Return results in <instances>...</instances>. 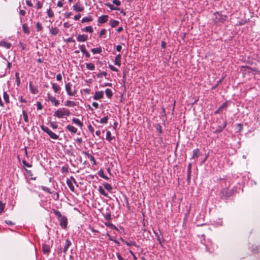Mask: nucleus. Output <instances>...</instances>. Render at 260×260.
<instances>
[{
    "label": "nucleus",
    "instance_id": "nucleus-1",
    "mask_svg": "<svg viewBox=\"0 0 260 260\" xmlns=\"http://www.w3.org/2000/svg\"><path fill=\"white\" fill-rule=\"evenodd\" d=\"M227 19V16L223 15L221 12H215L213 14L212 20L213 23L216 25H219L223 23Z\"/></svg>",
    "mask_w": 260,
    "mask_h": 260
},
{
    "label": "nucleus",
    "instance_id": "nucleus-2",
    "mask_svg": "<svg viewBox=\"0 0 260 260\" xmlns=\"http://www.w3.org/2000/svg\"><path fill=\"white\" fill-rule=\"evenodd\" d=\"M71 112L69 109L66 108L58 109L54 112L53 116L58 118H62L65 116H69Z\"/></svg>",
    "mask_w": 260,
    "mask_h": 260
},
{
    "label": "nucleus",
    "instance_id": "nucleus-3",
    "mask_svg": "<svg viewBox=\"0 0 260 260\" xmlns=\"http://www.w3.org/2000/svg\"><path fill=\"white\" fill-rule=\"evenodd\" d=\"M54 213L57 217L61 227L62 229H66L68 225L67 218L66 216L62 215L60 212L58 210H54Z\"/></svg>",
    "mask_w": 260,
    "mask_h": 260
},
{
    "label": "nucleus",
    "instance_id": "nucleus-4",
    "mask_svg": "<svg viewBox=\"0 0 260 260\" xmlns=\"http://www.w3.org/2000/svg\"><path fill=\"white\" fill-rule=\"evenodd\" d=\"M233 193V190L228 188L223 189L220 193V196L221 199L226 200L228 198L231 197Z\"/></svg>",
    "mask_w": 260,
    "mask_h": 260
},
{
    "label": "nucleus",
    "instance_id": "nucleus-5",
    "mask_svg": "<svg viewBox=\"0 0 260 260\" xmlns=\"http://www.w3.org/2000/svg\"><path fill=\"white\" fill-rule=\"evenodd\" d=\"M72 84L71 83H68L65 85V89L67 92V94L70 96H75L76 94V91L75 90H72Z\"/></svg>",
    "mask_w": 260,
    "mask_h": 260
},
{
    "label": "nucleus",
    "instance_id": "nucleus-6",
    "mask_svg": "<svg viewBox=\"0 0 260 260\" xmlns=\"http://www.w3.org/2000/svg\"><path fill=\"white\" fill-rule=\"evenodd\" d=\"M47 98L48 101L51 102L55 106H57L59 105V101L56 99V98L52 96L50 93H47Z\"/></svg>",
    "mask_w": 260,
    "mask_h": 260
},
{
    "label": "nucleus",
    "instance_id": "nucleus-7",
    "mask_svg": "<svg viewBox=\"0 0 260 260\" xmlns=\"http://www.w3.org/2000/svg\"><path fill=\"white\" fill-rule=\"evenodd\" d=\"M226 125V121L223 120L222 124L220 125H218L215 131L214 132V133H219L221 132Z\"/></svg>",
    "mask_w": 260,
    "mask_h": 260
},
{
    "label": "nucleus",
    "instance_id": "nucleus-8",
    "mask_svg": "<svg viewBox=\"0 0 260 260\" xmlns=\"http://www.w3.org/2000/svg\"><path fill=\"white\" fill-rule=\"evenodd\" d=\"M73 9L76 12H82L84 10V7L80 4V2H78L76 5L73 6Z\"/></svg>",
    "mask_w": 260,
    "mask_h": 260
},
{
    "label": "nucleus",
    "instance_id": "nucleus-9",
    "mask_svg": "<svg viewBox=\"0 0 260 260\" xmlns=\"http://www.w3.org/2000/svg\"><path fill=\"white\" fill-rule=\"evenodd\" d=\"M88 39V36L87 35L83 34L79 35L77 38V40L79 42H85Z\"/></svg>",
    "mask_w": 260,
    "mask_h": 260
},
{
    "label": "nucleus",
    "instance_id": "nucleus-10",
    "mask_svg": "<svg viewBox=\"0 0 260 260\" xmlns=\"http://www.w3.org/2000/svg\"><path fill=\"white\" fill-rule=\"evenodd\" d=\"M12 44L5 40H2L0 41V47H4L6 49H10L11 47Z\"/></svg>",
    "mask_w": 260,
    "mask_h": 260
},
{
    "label": "nucleus",
    "instance_id": "nucleus-11",
    "mask_svg": "<svg viewBox=\"0 0 260 260\" xmlns=\"http://www.w3.org/2000/svg\"><path fill=\"white\" fill-rule=\"evenodd\" d=\"M108 15H102L99 17L98 20V21L99 23L102 24L106 22L108 20Z\"/></svg>",
    "mask_w": 260,
    "mask_h": 260
},
{
    "label": "nucleus",
    "instance_id": "nucleus-12",
    "mask_svg": "<svg viewBox=\"0 0 260 260\" xmlns=\"http://www.w3.org/2000/svg\"><path fill=\"white\" fill-rule=\"evenodd\" d=\"M72 243L71 242L69 239L66 240L65 244L64 245L63 251L64 253L66 254L67 253V251L68 250L69 247L71 245Z\"/></svg>",
    "mask_w": 260,
    "mask_h": 260
},
{
    "label": "nucleus",
    "instance_id": "nucleus-13",
    "mask_svg": "<svg viewBox=\"0 0 260 260\" xmlns=\"http://www.w3.org/2000/svg\"><path fill=\"white\" fill-rule=\"evenodd\" d=\"M121 55L120 54H118V55H117L115 57L114 64L116 66H118V67H120L121 62Z\"/></svg>",
    "mask_w": 260,
    "mask_h": 260
},
{
    "label": "nucleus",
    "instance_id": "nucleus-14",
    "mask_svg": "<svg viewBox=\"0 0 260 260\" xmlns=\"http://www.w3.org/2000/svg\"><path fill=\"white\" fill-rule=\"evenodd\" d=\"M103 97V91H96L94 95L93 96V99L95 100H98L102 99Z\"/></svg>",
    "mask_w": 260,
    "mask_h": 260
},
{
    "label": "nucleus",
    "instance_id": "nucleus-15",
    "mask_svg": "<svg viewBox=\"0 0 260 260\" xmlns=\"http://www.w3.org/2000/svg\"><path fill=\"white\" fill-rule=\"evenodd\" d=\"M66 128L73 134H76L77 132V129L75 127L71 125H68Z\"/></svg>",
    "mask_w": 260,
    "mask_h": 260
},
{
    "label": "nucleus",
    "instance_id": "nucleus-16",
    "mask_svg": "<svg viewBox=\"0 0 260 260\" xmlns=\"http://www.w3.org/2000/svg\"><path fill=\"white\" fill-rule=\"evenodd\" d=\"M201 155L200 151L199 149L197 148L193 150L192 156L191 158H198Z\"/></svg>",
    "mask_w": 260,
    "mask_h": 260
},
{
    "label": "nucleus",
    "instance_id": "nucleus-17",
    "mask_svg": "<svg viewBox=\"0 0 260 260\" xmlns=\"http://www.w3.org/2000/svg\"><path fill=\"white\" fill-rule=\"evenodd\" d=\"M72 121L74 123L79 126L80 128H82L83 126V123L78 118H73L72 119Z\"/></svg>",
    "mask_w": 260,
    "mask_h": 260
},
{
    "label": "nucleus",
    "instance_id": "nucleus-18",
    "mask_svg": "<svg viewBox=\"0 0 260 260\" xmlns=\"http://www.w3.org/2000/svg\"><path fill=\"white\" fill-rule=\"evenodd\" d=\"M119 22L117 20L111 19L109 21V25L111 26V27H115L117 25H118Z\"/></svg>",
    "mask_w": 260,
    "mask_h": 260
},
{
    "label": "nucleus",
    "instance_id": "nucleus-19",
    "mask_svg": "<svg viewBox=\"0 0 260 260\" xmlns=\"http://www.w3.org/2000/svg\"><path fill=\"white\" fill-rule=\"evenodd\" d=\"M42 249L44 253L48 254L50 252V246L47 244H43Z\"/></svg>",
    "mask_w": 260,
    "mask_h": 260
},
{
    "label": "nucleus",
    "instance_id": "nucleus-20",
    "mask_svg": "<svg viewBox=\"0 0 260 260\" xmlns=\"http://www.w3.org/2000/svg\"><path fill=\"white\" fill-rule=\"evenodd\" d=\"M49 31L52 35L55 36L58 34L59 32V29L56 27H52L50 29Z\"/></svg>",
    "mask_w": 260,
    "mask_h": 260
},
{
    "label": "nucleus",
    "instance_id": "nucleus-21",
    "mask_svg": "<svg viewBox=\"0 0 260 260\" xmlns=\"http://www.w3.org/2000/svg\"><path fill=\"white\" fill-rule=\"evenodd\" d=\"M22 30L23 32L26 34H29L30 33L29 27L26 23L22 24Z\"/></svg>",
    "mask_w": 260,
    "mask_h": 260
},
{
    "label": "nucleus",
    "instance_id": "nucleus-22",
    "mask_svg": "<svg viewBox=\"0 0 260 260\" xmlns=\"http://www.w3.org/2000/svg\"><path fill=\"white\" fill-rule=\"evenodd\" d=\"M122 242L125 244L127 246H135L138 247L136 243L134 241H126L123 239H121Z\"/></svg>",
    "mask_w": 260,
    "mask_h": 260
},
{
    "label": "nucleus",
    "instance_id": "nucleus-23",
    "mask_svg": "<svg viewBox=\"0 0 260 260\" xmlns=\"http://www.w3.org/2000/svg\"><path fill=\"white\" fill-rule=\"evenodd\" d=\"M48 135L49 136V137L53 139L54 140H57L59 138L58 135H56L51 131H50L49 133H48Z\"/></svg>",
    "mask_w": 260,
    "mask_h": 260
},
{
    "label": "nucleus",
    "instance_id": "nucleus-24",
    "mask_svg": "<svg viewBox=\"0 0 260 260\" xmlns=\"http://www.w3.org/2000/svg\"><path fill=\"white\" fill-rule=\"evenodd\" d=\"M52 88L55 92H57L60 89V86L56 83H52Z\"/></svg>",
    "mask_w": 260,
    "mask_h": 260
},
{
    "label": "nucleus",
    "instance_id": "nucleus-25",
    "mask_svg": "<svg viewBox=\"0 0 260 260\" xmlns=\"http://www.w3.org/2000/svg\"><path fill=\"white\" fill-rule=\"evenodd\" d=\"M82 31L88 32L89 33H92L93 31V29L91 26H88L82 29Z\"/></svg>",
    "mask_w": 260,
    "mask_h": 260
},
{
    "label": "nucleus",
    "instance_id": "nucleus-26",
    "mask_svg": "<svg viewBox=\"0 0 260 260\" xmlns=\"http://www.w3.org/2000/svg\"><path fill=\"white\" fill-rule=\"evenodd\" d=\"M29 90L30 91V92L32 93L36 94L38 92V90H37V88L33 87L32 83L31 82H30L29 84Z\"/></svg>",
    "mask_w": 260,
    "mask_h": 260
},
{
    "label": "nucleus",
    "instance_id": "nucleus-27",
    "mask_svg": "<svg viewBox=\"0 0 260 260\" xmlns=\"http://www.w3.org/2000/svg\"><path fill=\"white\" fill-rule=\"evenodd\" d=\"M67 184L68 187H69V188L72 191H74V185H73V183L71 181V180H70L69 179H67Z\"/></svg>",
    "mask_w": 260,
    "mask_h": 260
},
{
    "label": "nucleus",
    "instance_id": "nucleus-28",
    "mask_svg": "<svg viewBox=\"0 0 260 260\" xmlns=\"http://www.w3.org/2000/svg\"><path fill=\"white\" fill-rule=\"evenodd\" d=\"M86 68L89 70L93 71L95 69V66L92 63H86Z\"/></svg>",
    "mask_w": 260,
    "mask_h": 260
},
{
    "label": "nucleus",
    "instance_id": "nucleus-29",
    "mask_svg": "<svg viewBox=\"0 0 260 260\" xmlns=\"http://www.w3.org/2000/svg\"><path fill=\"white\" fill-rule=\"evenodd\" d=\"M102 48L101 47L99 48H92L91 49V52L93 53V54H96V53H101L102 52Z\"/></svg>",
    "mask_w": 260,
    "mask_h": 260
},
{
    "label": "nucleus",
    "instance_id": "nucleus-30",
    "mask_svg": "<svg viewBox=\"0 0 260 260\" xmlns=\"http://www.w3.org/2000/svg\"><path fill=\"white\" fill-rule=\"evenodd\" d=\"M105 93L106 96L108 98H111L113 95V93L112 90L110 89L107 88L105 90Z\"/></svg>",
    "mask_w": 260,
    "mask_h": 260
},
{
    "label": "nucleus",
    "instance_id": "nucleus-31",
    "mask_svg": "<svg viewBox=\"0 0 260 260\" xmlns=\"http://www.w3.org/2000/svg\"><path fill=\"white\" fill-rule=\"evenodd\" d=\"M65 106H68V107H74L75 106H76V103L74 101H67L66 103H65Z\"/></svg>",
    "mask_w": 260,
    "mask_h": 260
},
{
    "label": "nucleus",
    "instance_id": "nucleus-32",
    "mask_svg": "<svg viewBox=\"0 0 260 260\" xmlns=\"http://www.w3.org/2000/svg\"><path fill=\"white\" fill-rule=\"evenodd\" d=\"M98 175L100 177L106 180L109 179V178L107 176L105 175L104 171L102 170L98 172Z\"/></svg>",
    "mask_w": 260,
    "mask_h": 260
},
{
    "label": "nucleus",
    "instance_id": "nucleus-33",
    "mask_svg": "<svg viewBox=\"0 0 260 260\" xmlns=\"http://www.w3.org/2000/svg\"><path fill=\"white\" fill-rule=\"evenodd\" d=\"M92 20V18L91 16H89L88 17H83L81 20V22L84 23V22L91 21Z\"/></svg>",
    "mask_w": 260,
    "mask_h": 260
},
{
    "label": "nucleus",
    "instance_id": "nucleus-34",
    "mask_svg": "<svg viewBox=\"0 0 260 260\" xmlns=\"http://www.w3.org/2000/svg\"><path fill=\"white\" fill-rule=\"evenodd\" d=\"M99 191L101 194H102L105 197L108 196V194L105 192L104 189L101 186H100L99 187Z\"/></svg>",
    "mask_w": 260,
    "mask_h": 260
},
{
    "label": "nucleus",
    "instance_id": "nucleus-35",
    "mask_svg": "<svg viewBox=\"0 0 260 260\" xmlns=\"http://www.w3.org/2000/svg\"><path fill=\"white\" fill-rule=\"evenodd\" d=\"M105 5L108 6L111 10H118L119 9L114 6L113 5L110 3H106Z\"/></svg>",
    "mask_w": 260,
    "mask_h": 260
},
{
    "label": "nucleus",
    "instance_id": "nucleus-36",
    "mask_svg": "<svg viewBox=\"0 0 260 260\" xmlns=\"http://www.w3.org/2000/svg\"><path fill=\"white\" fill-rule=\"evenodd\" d=\"M105 188L107 189V190L110 191L112 189V186L111 184L108 183H105L103 184Z\"/></svg>",
    "mask_w": 260,
    "mask_h": 260
},
{
    "label": "nucleus",
    "instance_id": "nucleus-37",
    "mask_svg": "<svg viewBox=\"0 0 260 260\" xmlns=\"http://www.w3.org/2000/svg\"><path fill=\"white\" fill-rule=\"evenodd\" d=\"M15 77H16L17 85V86H19V85L20 84V79L19 77V73L16 72V73H15Z\"/></svg>",
    "mask_w": 260,
    "mask_h": 260
},
{
    "label": "nucleus",
    "instance_id": "nucleus-38",
    "mask_svg": "<svg viewBox=\"0 0 260 260\" xmlns=\"http://www.w3.org/2000/svg\"><path fill=\"white\" fill-rule=\"evenodd\" d=\"M22 114L23 116L24 120L25 122H28V115L26 112L24 110H23L22 111Z\"/></svg>",
    "mask_w": 260,
    "mask_h": 260
},
{
    "label": "nucleus",
    "instance_id": "nucleus-39",
    "mask_svg": "<svg viewBox=\"0 0 260 260\" xmlns=\"http://www.w3.org/2000/svg\"><path fill=\"white\" fill-rule=\"evenodd\" d=\"M3 97L6 103L9 102V95L7 93V92L4 91L3 93Z\"/></svg>",
    "mask_w": 260,
    "mask_h": 260
},
{
    "label": "nucleus",
    "instance_id": "nucleus-40",
    "mask_svg": "<svg viewBox=\"0 0 260 260\" xmlns=\"http://www.w3.org/2000/svg\"><path fill=\"white\" fill-rule=\"evenodd\" d=\"M40 127H41V128L42 129V130L44 132L46 133L47 134L51 131L50 129H49V128L48 127L45 126L43 125H41Z\"/></svg>",
    "mask_w": 260,
    "mask_h": 260
},
{
    "label": "nucleus",
    "instance_id": "nucleus-41",
    "mask_svg": "<svg viewBox=\"0 0 260 260\" xmlns=\"http://www.w3.org/2000/svg\"><path fill=\"white\" fill-rule=\"evenodd\" d=\"M36 28L37 31H40L43 29V27L40 22H38L36 24Z\"/></svg>",
    "mask_w": 260,
    "mask_h": 260
},
{
    "label": "nucleus",
    "instance_id": "nucleus-42",
    "mask_svg": "<svg viewBox=\"0 0 260 260\" xmlns=\"http://www.w3.org/2000/svg\"><path fill=\"white\" fill-rule=\"evenodd\" d=\"M46 13L49 17L52 18V17H54V13L51 11L50 8H49V9H48L47 10Z\"/></svg>",
    "mask_w": 260,
    "mask_h": 260
},
{
    "label": "nucleus",
    "instance_id": "nucleus-43",
    "mask_svg": "<svg viewBox=\"0 0 260 260\" xmlns=\"http://www.w3.org/2000/svg\"><path fill=\"white\" fill-rule=\"evenodd\" d=\"M108 116H106L100 119V123L103 124H106L108 122Z\"/></svg>",
    "mask_w": 260,
    "mask_h": 260
},
{
    "label": "nucleus",
    "instance_id": "nucleus-44",
    "mask_svg": "<svg viewBox=\"0 0 260 260\" xmlns=\"http://www.w3.org/2000/svg\"><path fill=\"white\" fill-rule=\"evenodd\" d=\"M106 139L109 141H111L113 139V138L111 137V133L110 131L107 132Z\"/></svg>",
    "mask_w": 260,
    "mask_h": 260
},
{
    "label": "nucleus",
    "instance_id": "nucleus-45",
    "mask_svg": "<svg viewBox=\"0 0 260 260\" xmlns=\"http://www.w3.org/2000/svg\"><path fill=\"white\" fill-rule=\"evenodd\" d=\"M41 188H42V189L43 191H45V192H47V193H48L49 194L51 193L50 189V188L49 187L45 186H41Z\"/></svg>",
    "mask_w": 260,
    "mask_h": 260
},
{
    "label": "nucleus",
    "instance_id": "nucleus-46",
    "mask_svg": "<svg viewBox=\"0 0 260 260\" xmlns=\"http://www.w3.org/2000/svg\"><path fill=\"white\" fill-rule=\"evenodd\" d=\"M105 224L106 225H107V226H109L112 229H114L116 230H117V228L112 223H110V222H105Z\"/></svg>",
    "mask_w": 260,
    "mask_h": 260
},
{
    "label": "nucleus",
    "instance_id": "nucleus-47",
    "mask_svg": "<svg viewBox=\"0 0 260 260\" xmlns=\"http://www.w3.org/2000/svg\"><path fill=\"white\" fill-rule=\"evenodd\" d=\"M5 207V204H3L2 202L0 201V214H2L4 212Z\"/></svg>",
    "mask_w": 260,
    "mask_h": 260
},
{
    "label": "nucleus",
    "instance_id": "nucleus-48",
    "mask_svg": "<svg viewBox=\"0 0 260 260\" xmlns=\"http://www.w3.org/2000/svg\"><path fill=\"white\" fill-rule=\"evenodd\" d=\"M228 102H225L224 103H223L219 107V108L222 110L223 109H226L228 108Z\"/></svg>",
    "mask_w": 260,
    "mask_h": 260
},
{
    "label": "nucleus",
    "instance_id": "nucleus-49",
    "mask_svg": "<svg viewBox=\"0 0 260 260\" xmlns=\"http://www.w3.org/2000/svg\"><path fill=\"white\" fill-rule=\"evenodd\" d=\"M22 164L23 165L24 167H28V168L32 167V165L29 164H28V162H27L26 161L25 159H23L22 160Z\"/></svg>",
    "mask_w": 260,
    "mask_h": 260
},
{
    "label": "nucleus",
    "instance_id": "nucleus-50",
    "mask_svg": "<svg viewBox=\"0 0 260 260\" xmlns=\"http://www.w3.org/2000/svg\"><path fill=\"white\" fill-rule=\"evenodd\" d=\"M106 32H107V30L106 29H105V28L102 29L101 30V32H100L99 37H100V38L103 37V36L106 34Z\"/></svg>",
    "mask_w": 260,
    "mask_h": 260
},
{
    "label": "nucleus",
    "instance_id": "nucleus-51",
    "mask_svg": "<svg viewBox=\"0 0 260 260\" xmlns=\"http://www.w3.org/2000/svg\"><path fill=\"white\" fill-rule=\"evenodd\" d=\"M89 160L93 162V164L95 165L96 164V161L94 158V157L91 154L90 155H88V157Z\"/></svg>",
    "mask_w": 260,
    "mask_h": 260
},
{
    "label": "nucleus",
    "instance_id": "nucleus-52",
    "mask_svg": "<svg viewBox=\"0 0 260 260\" xmlns=\"http://www.w3.org/2000/svg\"><path fill=\"white\" fill-rule=\"evenodd\" d=\"M153 233L155 234V236L156 237L157 241L161 244V239L160 238V237L159 236L158 233L157 232H156L155 231H153Z\"/></svg>",
    "mask_w": 260,
    "mask_h": 260
},
{
    "label": "nucleus",
    "instance_id": "nucleus-53",
    "mask_svg": "<svg viewBox=\"0 0 260 260\" xmlns=\"http://www.w3.org/2000/svg\"><path fill=\"white\" fill-rule=\"evenodd\" d=\"M243 68L244 69V71L247 72L249 73H251L253 71L251 68L248 67H243Z\"/></svg>",
    "mask_w": 260,
    "mask_h": 260
},
{
    "label": "nucleus",
    "instance_id": "nucleus-54",
    "mask_svg": "<svg viewBox=\"0 0 260 260\" xmlns=\"http://www.w3.org/2000/svg\"><path fill=\"white\" fill-rule=\"evenodd\" d=\"M103 76H107V73L105 72H102L100 73H98L96 75L98 78H101Z\"/></svg>",
    "mask_w": 260,
    "mask_h": 260
},
{
    "label": "nucleus",
    "instance_id": "nucleus-55",
    "mask_svg": "<svg viewBox=\"0 0 260 260\" xmlns=\"http://www.w3.org/2000/svg\"><path fill=\"white\" fill-rule=\"evenodd\" d=\"M108 67L112 71L117 72L118 71L116 68H115L112 64H109Z\"/></svg>",
    "mask_w": 260,
    "mask_h": 260
},
{
    "label": "nucleus",
    "instance_id": "nucleus-56",
    "mask_svg": "<svg viewBox=\"0 0 260 260\" xmlns=\"http://www.w3.org/2000/svg\"><path fill=\"white\" fill-rule=\"evenodd\" d=\"M80 49L81 50V51L83 53H84L87 50L85 48V47L84 45H80Z\"/></svg>",
    "mask_w": 260,
    "mask_h": 260
},
{
    "label": "nucleus",
    "instance_id": "nucleus-57",
    "mask_svg": "<svg viewBox=\"0 0 260 260\" xmlns=\"http://www.w3.org/2000/svg\"><path fill=\"white\" fill-rule=\"evenodd\" d=\"M88 129L90 133H91L92 135H93L94 133V128L92 127V126L91 125H88L87 126Z\"/></svg>",
    "mask_w": 260,
    "mask_h": 260
},
{
    "label": "nucleus",
    "instance_id": "nucleus-58",
    "mask_svg": "<svg viewBox=\"0 0 260 260\" xmlns=\"http://www.w3.org/2000/svg\"><path fill=\"white\" fill-rule=\"evenodd\" d=\"M50 125L53 129H56L58 127L57 125L55 124L53 122H51L50 123Z\"/></svg>",
    "mask_w": 260,
    "mask_h": 260
},
{
    "label": "nucleus",
    "instance_id": "nucleus-59",
    "mask_svg": "<svg viewBox=\"0 0 260 260\" xmlns=\"http://www.w3.org/2000/svg\"><path fill=\"white\" fill-rule=\"evenodd\" d=\"M105 218L106 220H110L111 219V214L109 213H107L105 215Z\"/></svg>",
    "mask_w": 260,
    "mask_h": 260
},
{
    "label": "nucleus",
    "instance_id": "nucleus-60",
    "mask_svg": "<svg viewBox=\"0 0 260 260\" xmlns=\"http://www.w3.org/2000/svg\"><path fill=\"white\" fill-rule=\"evenodd\" d=\"M37 109L38 110H41L43 108V106L42 105V104L40 102H37Z\"/></svg>",
    "mask_w": 260,
    "mask_h": 260
},
{
    "label": "nucleus",
    "instance_id": "nucleus-61",
    "mask_svg": "<svg viewBox=\"0 0 260 260\" xmlns=\"http://www.w3.org/2000/svg\"><path fill=\"white\" fill-rule=\"evenodd\" d=\"M112 3L117 6H119L121 4V3L119 0H113Z\"/></svg>",
    "mask_w": 260,
    "mask_h": 260
},
{
    "label": "nucleus",
    "instance_id": "nucleus-62",
    "mask_svg": "<svg viewBox=\"0 0 260 260\" xmlns=\"http://www.w3.org/2000/svg\"><path fill=\"white\" fill-rule=\"evenodd\" d=\"M19 13L20 16H24L25 15L26 12L24 10H20Z\"/></svg>",
    "mask_w": 260,
    "mask_h": 260
},
{
    "label": "nucleus",
    "instance_id": "nucleus-63",
    "mask_svg": "<svg viewBox=\"0 0 260 260\" xmlns=\"http://www.w3.org/2000/svg\"><path fill=\"white\" fill-rule=\"evenodd\" d=\"M237 127L238 129V132H241L243 129V126L240 123H238L237 124Z\"/></svg>",
    "mask_w": 260,
    "mask_h": 260
},
{
    "label": "nucleus",
    "instance_id": "nucleus-64",
    "mask_svg": "<svg viewBox=\"0 0 260 260\" xmlns=\"http://www.w3.org/2000/svg\"><path fill=\"white\" fill-rule=\"evenodd\" d=\"M36 6L37 9H40L42 7L43 5L40 1H38L37 3Z\"/></svg>",
    "mask_w": 260,
    "mask_h": 260
}]
</instances>
